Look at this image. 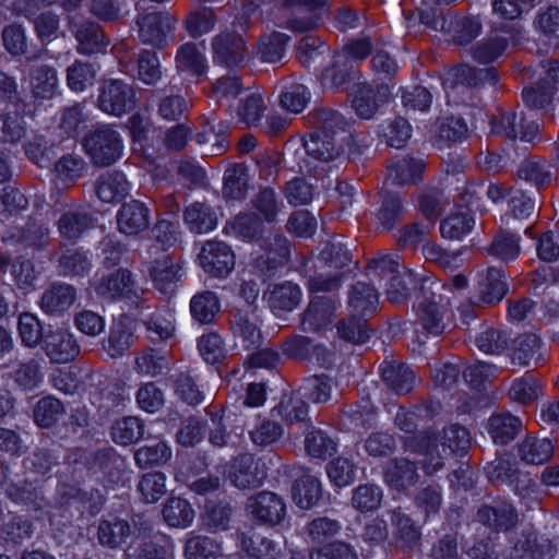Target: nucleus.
<instances>
[{"label": "nucleus", "mask_w": 559, "mask_h": 559, "mask_svg": "<svg viewBox=\"0 0 559 559\" xmlns=\"http://www.w3.org/2000/svg\"><path fill=\"white\" fill-rule=\"evenodd\" d=\"M316 131L304 141L305 157L298 163L301 173H316L320 164L338 159L344 153L345 117L333 109L320 108L313 112Z\"/></svg>", "instance_id": "obj_1"}, {"label": "nucleus", "mask_w": 559, "mask_h": 559, "mask_svg": "<svg viewBox=\"0 0 559 559\" xmlns=\"http://www.w3.org/2000/svg\"><path fill=\"white\" fill-rule=\"evenodd\" d=\"M83 146L96 166H110L119 160L123 153L121 134L108 124L96 127L83 141Z\"/></svg>", "instance_id": "obj_2"}, {"label": "nucleus", "mask_w": 559, "mask_h": 559, "mask_svg": "<svg viewBox=\"0 0 559 559\" xmlns=\"http://www.w3.org/2000/svg\"><path fill=\"white\" fill-rule=\"evenodd\" d=\"M19 466L0 464V487L16 503L39 507L43 499L40 481L37 477L21 475Z\"/></svg>", "instance_id": "obj_3"}, {"label": "nucleus", "mask_w": 559, "mask_h": 559, "mask_svg": "<svg viewBox=\"0 0 559 559\" xmlns=\"http://www.w3.org/2000/svg\"><path fill=\"white\" fill-rule=\"evenodd\" d=\"M97 106L107 115L121 117L135 108V91L131 84L123 80H104L99 86Z\"/></svg>", "instance_id": "obj_4"}, {"label": "nucleus", "mask_w": 559, "mask_h": 559, "mask_svg": "<svg viewBox=\"0 0 559 559\" xmlns=\"http://www.w3.org/2000/svg\"><path fill=\"white\" fill-rule=\"evenodd\" d=\"M177 19L168 12L139 14L135 21L138 36L144 44L164 48L174 40Z\"/></svg>", "instance_id": "obj_5"}, {"label": "nucleus", "mask_w": 559, "mask_h": 559, "mask_svg": "<svg viewBox=\"0 0 559 559\" xmlns=\"http://www.w3.org/2000/svg\"><path fill=\"white\" fill-rule=\"evenodd\" d=\"M94 289L99 297L107 300L122 298L135 301L143 294V289L133 281L132 274L122 269L95 280Z\"/></svg>", "instance_id": "obj_6"}, {"label": "nucleus", "mask_w": 559, "mask_h": 559, "mask_svg": "<svg viewBox=\"0 0 559 559\" xmlns=\"http://www.w3.org/2000/svg\"><path fill=\"white\" fill-rule=\"evenodd\" d=\"M246 510L259 524L271 526L280 524L286 515L284 499L275 492L262 491L248 499Z\"/></svg>", "instance_id": "obj_7"}, {"label": "nucleus", "mask_w": 559, "mask_h": 559, "mask_svg": "<svg viewBox=\"0 0 559 559\" xmlns=\"http://www.w3.org/2000/svg\"><path fill=\"white\" fill-rule=\"evenodd\" d=\"M41 349L55 364H68L80 354V345L67 329H49L43 336Z\"/></svg>", "instance_id": "obj_8"}, {"label": "nucleus", "mask_w": 559, "mask_h": 559, "mask_svg": "<svg viewBox=\"0 0 559 559\" xmlns=\"http://www.w3.org/2000/svg\"><path fill=\"white\" fill-rule=\"evenodd\" d=\"M199 261L207 274L224 278L235 266V254L225 242L210 240L202 247L199 253Z\"/></svg>", "instance_id": "obj_9"}, {"label": "nucleus", "mask_w": 559, "mask_h": 559, "mask_svg": "<svg viewBox=\"0 0 559 559\" xmlns=\"http://www.w3.org/2000/svg\"><path fill=\"white\" fill-rule=\"evenodd\" d=\"M214 61L233 68L241 66L248 56L242 37L234 32H221L212 39Z\"/></svg>", "instance_id": "obj_10"}, {"label": "nucleus", "mask_w": 559, "mask_h": 559, "mask_svg": "<svg viewBox=\"0 0 559 559\" xmlns=\"http://www.w3.org/2000/svg\"><path fill=\"white\" fill-rule=\"evenodd\" d=\"M340 302L331 296H314L302 314L301 326L305 332H318L329 328Z\"/></svg>", "instance_id": "obj_11"}, {"label": "nucleus", "mask_w": 559, "mask_h": 559, "mask_svg": "<svg viewBox=\"0 0 559 559\" xmlns=\"http://www.w3.org/2000/svg\"><path fill=\"white\" fill-rule=\"evenodd\" d=\"M417 286L415 275L396 261H386V301L395 305L406 302Z\"/></svg>", "instance_id": "obj_12"}, {"label": "nucleus", "mask_w": 559, "mask_h": 559, "mask_svg": "<svg viewBox=\"0 0 559 559\" xmlns=\"http://www.w3.org/2000/svg\"><path fill=\"white\" fill-rule=\"evenodd\" d=\"M382 392L380 389H373L372 393L362 395L356 405L349 406L344 412V420L348 421V428L370 429L377 426L380 412L374 401L381 402Z\"/></svg>", "instance_id": "obj_13"}, {"label": "nucleus", "mask_w": 559, "mask_h": 559, "mask_svg": "<svg viewBox=\"0 0 559 559\" xmlns=\"http://www.w3.org/2000/svg\"><path fill=\"white\" fill-rule=\"evenodd\" d=\"M262 320L255 308L239 310L233 320L231 331L246 349L257 348L262 342Z\"/></svg>", "instance_id": "obj_14"}, {"label": "nucleus", "mask_w": 559, "mask_h": 559, "mask_svg": "<svg viewBox=\"0 0 559 559\" xmlns=\"http://www.w3.org/2000/svg\"><path fill=\"white\" fill-rule=\"evenodd\" d=\"M538 131L535 121H527V117L515 112L502 114L499 119L491 123V132L502 134L510 139L520 138L524 141H532Z\"/></svg>", "instance_id": "obj_15"}, {"label": "nucleus", "mask_w": 559, "mask_h": 559, "mask_svg": "<svg viewBox=\"0 0 559 559\" xmlns=\"http://www.w3.org/2000/svg\"><path fill=\"white\" fill-rule=\"evenodd\" d=\"M50 229L46 223L28 222L25 226H14L7 230L3 239L12 245L40 249L49 241Z\"/></svg>", "instance_id": "obj_16"}, {"label": "nucleus", "mask_w": 559, "mask_h": 559, "mask_svg": "<svg viewBox=\"0 0 559 559\" xmlns=\"http://www.w3.org/2000/svg\"><path fill=\"white\" fill-rule=\"evenodd\" d=\"M148 224L150 210L138 200L124 203L117 213L118 229L124 235H138L145 230Z\"/></svg>", "instance_id": "obj_17"}, {"label": "nucleus", "mask_w": 559, "mask_h": 559, "mask_svg": "<svg viewBox=\"0 0 559 559\" xmlns=\"http://www.w3.org/2000/svg\"><path fill=\"white\" fill-rule=\"evenodd\" d=\"M263 467L251 454L241 455L233 464L230 479L241 489L257 487L266 476Z\"/></svg>", "instance_id": "obj_18"}, {"label": "nucleus", "mask_w": 559, "mask_h": 559, "mask_svg": "<svg viewBox=\"0 0 559 559\" xmlns=\"http://www.w3.org/2000/svg\"><path fill=\"white\" fill-rule=\"evenodd\" d=\"M448 298L432 294L430 300L423 302L417 311L418 322L431 334H440L444 330L443 319L448 313Z\"/></svg>", "instance_id": "obj_19"}, {"label": "nucleus", "mask_w": 559, "mask_h": 559, "mask_svg": "<svg viewBox=\"0 0 559 559\" xmlns=\"http://www.w3.org/2000/svg\"><path fill=\"white\" fill-rule=\"evenodd\" d=\"M29 85L36 99H51L59 88L56 69L47 64L33 66L29 70Z\"/></svg>", "instance_id": "obj_20"}, {"label": "nucleus", "mask_w": 559, "mask_h": 559, "mask_svg": "<svg viewBox=\"0 0 559 559\" xmlns=\"http://www.w3.org/2000/svg\"><path fill=\"white\" fill-rule=\"evenodd\" d=\"M76 300V290L69 284H55L46 289L40 299V308L47 314L60 316Z\"/></svg>", "instance_id": "obj_21"}, {"label": "nucleus", "mask_w": 559, "mask_h": 559, "mask_svg": "<svg viewBox=\"0 0 559 559\" xmlns=\"http://www.w3.org/2000/svg\"><path fill=\"white\" fill-rule=\"evenodd\" d=\"M92 225L93 218L82 205L70 207L58 219L60 236L69 240L80 238Z\"/></svg>", "instance_id": "obj_22"}, {"label": "nucleus", "mask_w": 559, "mask_h": 559, "mask_svg": "<svg viewBox=\"0 0 559 559\" xmlns=\"http://www.w3.org/2000/svg\"><path fill=\"white\" fill-rule=\"evenodd\" d=\"M379 302V293L366 282L357 281L347 290V307L354 314L372 312Z\"/></svg>", "instance_id": "obj_23"}, {"label": "nucleus", "mask_w": 559, "mask_h": 559, "mask_svg": "<svg viewBox=\"0 0 559 559\" xmlns=\"http://www.w3.org/2000/svg\"><path fill=\"white\" fill-rule=\"evenodd\" d=\"M480 299L486 304H495L502 300L508 292V284L502 270L489 267L478 280Z\"/></svg>", "instance_id": "obj_24"}, {"label": "nucleus", "mask_w": 559, "mask_h": 559, "mask_svg": "<svg viewBox=\"0 0 559 559\" xmlns=\"http://www.w3.org/2000/svg\"><path fill=\"white\" fill-rule=\"evenodd\" d=\"M126 559H174V545L160 546L146 536L135 535L124 550Z\"/></svg>", "instance_id": "obj_25"}, {"label": "nucleus", "mask_w": 559, "mask_h": 559, "mask_svg": "<svg viewBox=\"0 0 559 559\" xmlns=\"http://www.w3.org/2000/svg\"><path fill=\"white\" fill-rule=\"evenodd\" d=\"M130 182L120 171L102 175L97 180V197L105 203L118 202L130 192Z\"/></svg>", "instance_id": "obj_26"}, {"label": "nucleus", "mask_w": 559, "mask_h": 559, "mask_svg": "<svg viewBox=\"0 0 559 559\" xmlns=\"http://www.w3.org/2000/svg\"><path fill=\"white\" fill-rule=\"evenodd\" d=\"M264 297L274 310L292 311L299 305L302 292L298 285L284 282L270 287Z\"/></svg>", "instance_id": "obj_27"}, {"label": "nucleus", "mask_w": 559, "mask_h": 559, "mask_svg": "<svg viewBox=\"0 0 559 559\" xmlns=\"http://www.w3.org/2000/svg\"><path fill=\"white\" fill-rule=\"evenodd\" d=\"M178 224L169 219L162 218L157 221L151 233L158 247H151L148 243H143V248L140 249L141 257L151 259L159 250H167L174 246L178 240Z\"/></svg>", "instance_id": "obj_28"}, {"label": "nucleus", "mask_w": 559, "mask_h": 559, "mask_svg": "<svg viewBox=\"0 0 559 559\" xmlns=\"http://www.w3.org/2000/svg\"><path fill=\"white\" fill-rule=\"evenodd\" d=\"M155 287L165 295H173L181 281L182 270L179 264L165 259L158 260L150 270Z\"/></svg>", "instance_id": "obj_29"}, {"label": "nucleus", "mask_w": 559, "mask_h": 559, "mask_svg": "<svg viewBox=\"0 0 559 559\" xmlns=\"http://www.w3.org/2000/svg\"><path fill=\"white\" fill-rule=\"evenodd\" d=\"M321 496L322 487L320 480L308 472H304L293 486V500L300 509H311L318 503Z\"/></svg>", "instance_id": "obj_30"}, {"label": "nucleus", "mask_w": 559, "mask_h": 559, "mask_svg": "<svg viewBox=\"0 0 559 559\" xmlns=\"http://www.w3.org/2000/svg\"><path fill=\"white\" fill-rule=\"evenodd\" d=\"M240 548L255 559H280L283 556V548L280 544L266 537H251L240 532L237 535Z\"/></svg>", "instance_id": "obj_31"}, {"label": "nucleus", "mask_w": 559, "mask_h": 559, "mask_svg": "<svg viewBox=\"0 0 559 559\" xmlns=\"http://www.w3.org/2000/svg\"><path fill=\"white\" fill-rule=\"evenodd\" d=\"M183 219L189 229L197 234H206L217 226L216 213L210 205L201 202L190 204L185 211Z\"/></svg>", "instance_id": "obj_32"}, {"label": "nucleus", "mask_w": 559, "mask_h": 559, "mask_svg": "<svg viewBox=\"0 0 559 559\" xmlns=\"http://www.w3.org/2000/svg\"><path fill=\"white\" fill-rule=\"evenodd\" d=\"M130 534L131 527L129 523L118 518L102 520L97 528L99 544L110 549L120 547Z\"/></svg>", "instance_id": "obj_33"}, {"label": "nucleus", "mask_w": 559, "mask_h": 559, "mask_svg": "<svg viewBox=\"0 0 559 559\" xmlns=\"http://www.w3.org/2000/svg\"><path fill=\"white\" fill-rule=\"evenodd\" d=\"M554 444L547 438L528 437L519 445V456L526 464L539 465L554 454Z\"/></svg>", "instance_id": "obj_34"}, {"label": "nucleus", "mask_w": 559, "mask_h": 559, "mask_svg": "<svg viewBox=\"0 0 559 559\" xmlns=\"http://www.w3.org/2000/svg\"><path fill=\"white\" fill-rule=\"evenodd\" d=\"M163 519L170 527L186 528L194 520V510L191 504L182 498H169L163 508Z\"/></svg>", "instance_id": "obj_35"}, {"label": "nucleus", "mask_w": 559, "mask_h": 559, "mask_svg": "<svg viewBox=\"0 0 559 559\" xmlns=\"http://www.w3.org/2000/svg\"><path fill=\"white\" fill-rule=\"evenodd\" d=\"M75 37L79 41V50L83 53L99 51L108 45V39L100 26L92 21L78 25Z\"/></svg>", "instance_id": "obj_36"}, {"label": "nucleus", "mask_w": 559, "mask_h": 559, "mask_svg": "<svg viewBox=\"0 0 559 559\" xmlns=\"http://www.w3.org/2000/svg\"><path fill=\"white\" fill-rule=\"evenodd\" d=\"M543 359L542 343L536 335H525L516 341L512 364L519 367L536 366Z\"/></svg>", "instance_id": "obj_37"}, {"label": "nucleus", "mask_w": 559, "mask_h": 559, "mask_svg": "<svg viewBox=\"0 0 559 559\" xmlns=\"http://www.w3.org/2000/svg\"><path fill=\"white\" fill-rule=\"evenodd\" d=\"M183 554L186 559H215L221 555V544L214 538L191 532L187 535Z\"/></svg>", "instance_id": "obj_38"}, {"label": "nucleus", "mask_w": 559, "mask_h": 559, "mask_svg": "<svg viewBox=\"0 0 559 559\" xmlns=\"http://www.w3.org/2000/svg\"><path fill=\"white\" fill-rule=\"evenodd\" d=\"M176 67L178 71L201 75L206 70V59L195 44L186 43L178 48Z\"/></svg>", "instance_id": "obj_39"}, {"label": "nucleus", "mask_w": 559, "mask_h": 559, "mask_svg": "<svg viewBox=\"0 0 559 559\" xmlns=\"http://www.w3.org/2000/svg\"><path fill=\"white\" fill-rule=\"evenodd\" d=\"M474 223V218L468 211H456L441 222V236L451 240L462 239L471 233Z\"/></svg>", "instance_id": "obj_40"}, {"label": "nucleus", "mask_w": 559, "mask_h": 559, "mask_svg": "<svg viewBox=\"0 0 559 559\" xmlns=\"http://www.w3.org/2000/svg\"><path fill=\"white\" fill-rule=\"evenodd\" d=\"M522 428V420L511 414H499L489 419V433L495 442L504 444Z\"/></svg>", "instance_id": "obj_41"}, {"label": "nucleus", "mask_w": 559, "mask_h": 559, "mask_svg": "<svg viewBox=\"0 0 559 559\" xmlns=\"http://www.w3.org/2000/svg\"><path fill=\"white\" fill-rule=\"evenodd\" d=\"M192 318L203 324L211 323L219 311V301L213 292L194 295L190 301Z\"/></svg>", "instance_id": "obj_42"}, {"label": "nucleus", "mask_w": 559, "mask_h": 559, "mask_svg": "<svg viewBox=\"0 0 559 559\" xmlns=\"http://www.w3.org/2000/svg\"><path fill=\"white\" fill-rule=\"evenodd\" d=\"M380 41V35H373L369 31H362L357 37L344 44L342 52L352 60L361 61L371 55Z\"/></svg>", "instance_id": "obj_43"}, {"label": "nucleus", "mask_w": 559, "mask_h": 559, "mask_svg": "<svg viewBox=\"0 0 559 559\" xmlns=\"http://www.w3.org/2000/svg\"><path fill=\"white\" fill-rule=\"evenodd\" d=\"M376 90L368 84H356L353 88L352 107L362 119H371L379 109Z\"/></svg>", "instance_id": "obj_44"}, {"label": "nucleus", "mask_w": 559, "mask_h": 559, "mask_svg": "<svg viewBox=\"0 0 559 559\" xmlns=\"http://www.w3.org/2000/svg\"><path fill=\"white\" fill-rule=\"evenodd\" d=\"M298 395L313 403H325L331 399L332 380L325 376H312L304 380Z\"/></svg>", "instance_id": "obj_45"}, {"label": "nucleus", "mask_w": 559, "mask_h": 559, "mask_svg": "<svg viewBox=\"0 0 559 559\" xmlns=\"http://www.w3.org/2000/svg\"><path fill=\"white\" fill-rule=\"evenodd\" d=\"M249 189V176L246 167L235 165L226 169L224 174L223 192L233 200H241Z\"/></svg>", "instance_id": "obj_46"}, {"label": "nucleus", "mask_w": 559, "mask_h": 559, "mask_svg": "<svg viewBox=\"0 0 559 559\" xmlns=\"http://www.w3.org/2000/svg\"><path fill=\"white\" fill-rule=\"evenodd\" d=\"M152 341L168 340L175 333V316L170 310H159L143 321Z\"/></svg>", "instance_id": "obj_47"}, {"label": "nucleus", "mask_w": 559, "mask_h": 559, "mask_svg": "<svg viewBox=\"0 0 559 559\" xmlns=\"http://www.w3.org/2000/svg\"><path fill=\"white\" fill-rule=\"evenodd\" d=\"M87 170V164L84 158L78 154H66L61 156L53 167V174L57 179L63 182H74L81 178Z\"/></svg>", "instance_id": "obj_48"}, {"label": "nucleus", "mask_w": 559, "mask_h": 559, "mask_svg": "<svg viewBox=\"0 0 559 559\" xmlns=\"http://www.w3.org/2000/svg\"><path fill=\"white\" fill-rule=\"evenodd\" d=\"M233 510L226 502H209L202 514L203 525L211 532L226 531L231 521Z\"/></svg>", "instance_id": "obj_49"}, {"label": "nucleus", "mask_w": 559, "mask_h": 559, "mask_svg": "<svg viewBox=\"0 0 559 559\" xmlns=\"http://www.w3.org/2000/svg\"><path fill=\"white\" fill-rule=\"evenodd\" d=\"M253 209L261 216L262 222L272 224L276 222L282 210V202L271 188L261 189L251 201Z\"/></svg>", "instance_id": "obj_50"}, {"label": "nucleus", "mask_w": 559, "mask_h": 559, "mask_svg": "<svg viewBox=\"0 0 559 559\" xmlns=\"http://www.w3.org/2000/svg\"><path fill=\"white\" fill-rule=\"evenodd\" d=\"M144 435L143 423L140 418L129 416L115 423L111 428V437L121 445L131 444L140 440Z\"/></svg>", "instance_id": "obj_51"}, {"label": "nucleus", "mask_w": 559, "mask_h": 559, "mask_svg": "<svg viewBox=\"0 0 559 559\" xmlns=\"http://www.w3.org/2000/svg\"><path fill=\"white\" fill-rule=\"evenodd\" d=\"M61 273L67 276H84L92 266L88 254L79 249H67L59 260Z\"/></svg>", "instance_id": "obj_52"}, {"label": "nucleus", "mask_w": 559, "mask_h": 559, "mask_svg": "<svg viewBox=\"0 0 559 559\" xmlns=\"http://www.w3.org/2000/svg\"><path fill=\"white\" fill-rule=\"evenodd\" d=\"M63 413L64 407L58 399L46 396L37 402L34 409V419L38 426L48 428L57 423Z\"/></svg>", "instance_id": "obj_53"}, {"label": "nucleus", "mask_w": 559, "mask_h": 559, "mask_svg": "<svg viewBox=\"0 0 559 559\" xmlns=\"http://www.w3.org/2000/svg\"><path fill=\"white\" fill-rule=\"evenodd\" d=\"M160 61L155 51L142 50L138 57V79L146 85H155L162 79Z\"/></svg>", "instance_id": "obj_54"}, {"label": "nucleus", "mask_w": 559, "mask_h": 559, "mask_svg": "<svg viewBox=\"0 0 559 559\" xmlns=\"http://www.w3.org/2000/svg\"><path fill=\"white\" fill-rule=\"evenodd\" d=\"M288 40V35L277 32L263 37L259 45L260 59L269 63L281 61L285 56Z\"/></svg>", "instance_id": "obj_55"}, {"label": "nucleus", "mask_w": 559, "mask_h": 559, "mask_svg": "<svg viewBox=\"0 0 559 559\" xmlns=\"http://www.w3.org/2000/svg\"><path fill=\"white\" fill-rule=\"evenodd\" d=\"M171 457V449L165 442L144 445L136 450L134 460L141 468L165 464Z\"/></svg>", "instance_id": "obj_56"}, {"label": "nucleus", "mask_w": 559, "mask_h": 559, "mask_svg": "<svg viewBox=\"0 0 559 559\" xmlns=\"http://www.w3.org/2000/svg\"><path fill=\"white\" fill-rule=\"evenodd\" d=\"M284 433L283 427L275 420L260 419L249 431L253 444L269 447L277 442Z\"/></svg>", "instance_id": "obj_57"}, {"label": "nucleus", "mask_w": 559, "mask_h": 559, "mask_svg": "<svg viewBox=\"0 0 559 559\" xmlns=\"http://www.w3.org/2000/svg\"><path fill=\"white\" fill-rule=\"evenodd\" d=\"M229 228L236 237L251 240L262 235L263 222L254 213H243L229 223Z\"/></svg>", "instance_id": "obj_58"}, {"label": "nucleus", "mask_w": 559, "mask_h": 559, "mask_svg": "<svg viewBox=\"0 0 559 559\" xmlns=\"http://www.w3.org/2000/svg\"><path fill=\"white\" fill-rule=\"evenodd\" d=\"M25 121L16 110L0 115V140L2 142H16L25 134Z\"/></svg>", "instance_id": "obj_59"}, {"label": "nucleus", "mask_w": 559, "mask_h": 559, "mask_svg": "<svg viewBox=\"0 0 559 559\" xmlns=\"http://www.w3.org/2000/svg\"><path fill=\"white\" fill-rule=\"evenodd\" d=\"M415 374L404 365H390L386 367V386L396 394H405L413 390Z\"/></svg>", "instance_id": "obj_60"}, {"label": "nucleus", "mask_w": 559, "mask_h": 559, "mask_svg": "<svg viewBox=\"0 0 559 559\" xmlns=\"http://www.w3.org/2000/svg\"><path fill=\"white\" fill-rule=\"evenodd\" d=\"M382 490L376 485H360L353 491V507L361 512L373 511L380 507Z\"/></svg>", "instance_id": "obj_61"}, {"label": "nucleus", "mask_w": 559, "mask_h": 559, "mask_svg": "<svg viewBox=\"0 0 559 559\" xmlns=\"http://www.w3.org/2000/svg\"><path fill=\"white\" fill-rule=\"evenodd\" d=\"M11 275L19 289L29 292L34 289L37 272L32 260L17 258L11 264Z\"/></svg>", "instance_id": "obj_62"}, {"label": "nucleus", "mask_w": 559, "mask_h": 559, "mask_svg": "<svg viewBox=\"0 0 559 559\" xmlns=\"http://www.w3.org/2000/svg\"><path fill=\"white\" fill-rule=\"evenodd\" d=\"M306 450L312 457L324 459L336 451L335 442L320 429H312L305 439Z\"/></svg>", "instance_id": "obj_63"}, {"label": "nucleus", "mask_w": 559, "mask_h": 559, "mask_svg": "<svg viewBox=\"0 0 559 559\" xmlns=\"http://www.w3.org/2000/svg\"><path fill=\"white\" fill-rule=\"evenodd\" d=\"M95 75L96 70L92 64L75 61L68 68V85L72 91L83 92L94 83Z\"/></svg>", "instance_id": "obj_64"}]
</instances>
